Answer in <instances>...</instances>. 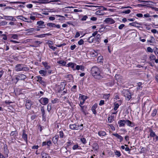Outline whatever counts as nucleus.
Segmentation results:
<instances>
[{"instance_id":"6","label":"nucleus","mask_w":158,"mask_h":158,"mask_svg":"<svg viewBox=\"0 0 158 158\" xmlns=\"http://www.w3.org/2000/svg\"><path fill=\"white\" fill-rule=\"evenodd\" d=\"M47 25L48 26L51 27H56L57 28H60V25H56L54 23H49L47 24Z\"/></svg>"},{"instance_id":"5","label":"nucleus","mask_w":158,"mask_h":158,"mask_svg":"<svg viewBox=\"0 0 158 158\" xmlns=\"http://www.w3.org/2000/svg\"><path fill=\"white\" fill-rule=\"evenodd\" d=\"M36 78H37L38 79L37 80V81L39 82L44 86H46V84L45 83V82L44 81L42 80V77L40 76H37L36 77Z\"/></svg>"},{"instance_id":"23","label":"nucleus","mask_w":158,"mask_h":158,"mask_svg":"<svg viewBox=\"0 0 158 158\" xmlns=\"http://www.w3.org/2000/svg\"><path fill=\"white\" fill-rule=\"evenodd\" d=\"M93 149L95 151H97L98 149V143H94L93 144Z\"/></svg>"},{"instance_id":"24","label":"nucleus","mask_w":158,"mask_h":158,"mask_svg":"<svg viewBox=\"0 0 158 158\" xmlns=\"http://www.w3.org/2000/svg\"><path fill=\"white\" fill-rule=\"evenodd\" d=\"M101 35L100 34H98L97 35L95 38V40L96 41V42H98V43H99L100 42L101 40Z\"/></svg>"},{"instance_id":"30","label":"nucleus","mask_w":158,"mask_h":158,"mask_svg":"<svg viewBox=\"0 0 158 158\" xmlns=\"http://www.w3.org/2000/svg\"><path fill=\"white\" fill-rule=\"evenodd\" d=\"M52 35L50 33H46V34H42L41 35H39L38 36V37H45L46 36H50L51 35Z\"/></svg>"},{"instance_id":"25","label":"nucleus","mask_w":158,"mask_h":158,"mask_svg":"<svg viewBox=\"0 0 158 158\" xmlns=\"http://www.w3.org/2000/svg\"><path fill=\"white\" fill-rule=\"evenodd\" d=\"M58 136H59L61 138H65V136L64 135V133L62 131H60L58 132Z\"/></svg>"},{"instance_id":"37","label":"nucleus","mask_w":158,"mask_h":158,"mask_svg":"<svg viewBox=\"0 0 158 158\" xmlns=\"http://www.w3.org/2000/svg\"><path fill=\"white\" fill-rule=\"evenodd\" d=\"M47 109L48 112H49L52 109V104L51 103H49L48 105Z\"/></svg>"},{"instance_id":"45","label":"nucleus","mask_w":158,"mask_h":158,"mask_svg":"<svg viewBox=\"0 0 158 158\" xmlns=\"http://www.w3.org/2000/svg\"><path fill=\"white\" fill-rule=\"evenodd\" d=\"M84 43V41L82 39H81L78 42V44L79 45H81Z\"/></svg>"},{"instance_id":"49","label":"nucleus","mask_w":158,"mask_h":158,"mask_svg":"<svg viewBox=\"0 0 158 158\" xmlns=\"http://www.w3.org/2000/svg\"><path fill=\"white\" fill-rule=\"evenodd\" d=\"M156 58L155 56L152 54H151L149 57V58L151 60H155Z\"/></svg>"},{"instance_id":"3","label":"nucleus","mask_w":158,"mask_h":158,"mask_svg":"<svg viewBox=\"0 0 158 158\" xmlns=\"http://www.w3.org/2000/svg\"><path fill=\"white\" fill-rule=\"evenodd\" d=\"M104 22L109 24H112L115 23V21L111 18H106L104 21Z\"/></svg>"},{"instance_id":"16","label":"nucleus","mask_w":158,"mask_h":158,"mask_svg":"<svg viewBox=\"0 0 158 158\" xmlns=\"http://www.w3.org/2000/svg\"><path fill=\"white\" fill-rule=\"evenodd\" d=\"M22 138L24 139V140L27 142V134H26L25 131V130H23V133L22 134Z\"/></svg>"},{"instance_id":"19","label":"nucleus","mask_w":158,"mask_h":158,"mask_svg":"<svg viewBox=\"0 0 158 158\" xmlns=\"http://www.w3.org/2000/svg\"><path fill=\"white\" fill-rule=\"evenodd\" d=\"M98 134L100 137L104 136L106 135V133L104 131H101L98 132Z\"/></svg>"},{"instance_id":"29","label":"nucleus","mask_w":158,"mask_h":158,"mask_svg":"<svg viewBox=\"0 0 158 158\" xmlns=\"http://www.w3.org/2000/svg\"><path fill=\"white\" fill-rule=\"evenodd\" d=\"M83 124H81L80 125H78V126L76 125L75 130H82L83 129Z\"/></svg>"},{"instance_id":"62","label":"nucleus","mask_w":158,"mask_h":158,"mask_svg":"<svg viewBox=\"0 0 158 158\" xmlns=\"http://www.w3.org/2000/svg\"><path fill=\"white\" fill-rule=\"evenodd\" d=\"M81 99H82L83 101L85 102V100L87 99V97L86 96L83 95L81 97Z\"/></svg>"},{"instance_id":"8","label":"nucleus","mask_w":158,"mask_h":158,"mask_svg":"<svg viewBox=\"0 0 158 158\" xmlns=\"http://www.w3.org/2000/svg\"><path fill=\"white\" fill-rule=\"evenodd\" d=\"M32 105V103L31 101L27 100L26 101L25 106L27 109H30Z\"/></svg>"},{"instance_id":"52","label":"nucleus","mask_w":158,"mask_h":158,"mask_svg":"<svg viewBox=\"0 0 158 158\" xmlns=\"http://www.w3.org/2000/svg\"><path fill=\"white\" fill-rule=\"evenodd\" d=\"M130 12H131L130 10H127L123 11L122 12V13H123V14H129Z\"/></svg>"},{"instance_id":"15","label":"nucleus","mask_w":158,"mask_h":158,"mask_svg":"<svg viewBox=\"0 0 158 158\" xmlns=\"http://www.w3.org/2000/svg\"><path fill=\"white\" fill-rule=\"evenodd\" d=\"M4 17L6 20H11L13 21H15L16 20V19L12 16H4Z\"/></svg>"},{"instance_id":"4","label":"nucleus","mask_w":158,"mask_h":158,"mask_svg":"<svg viewBox=\"0 0 158 158\" xmlns=\"http://www.w3.org/2000/svg\"><path fill=\"white\" fill-rule=\"evenodd\" d=\"M23 64H18L15 67V70L17 72L23 71Z\"/></svg>"},{"instance_id":"26","label":"nucleus","mask_w":158,"mask_h":158,"mask_svg":"<svg viewBox=\"0 0 158 158\" xmlns=\"http://www.w3.org/2000/svg\"><path fill=\"white\" fill-rule=\"evenodd\" d=\"M39 73L41 74L42 76H45L47 74V72L44 70H41L39 71Z\"/></svg>"},{"instance_id":"21","label":"nucleus","mask_w":158,"mask_h":158,"mask_svg":"<svg viewBox=\"0 0 158 158\" xmlns=\"http://www.w3.org/2000/svg\"><path fill=\"white\" fill-rule=\"evenodd\" d=\"M58 138V135H56L52 138V140L54 144H56L57 143Z\"/></svg>"},{"instance_id":"2","label":"nucleus","mask_w":158,"mask_h":158,"mask_svg":"<svg viewBox=\"0 0 158 158\" xmlns=\"http://www.w3.org/2000/svg\"><path fill=\"white\" fill-rule=\"evenodd\" d=\"M123 94L127 100H129L131 98V93L128 90H125L123 91Z\"/></svg>"},{"instance_id":"38","label":"nucleus","mask_w":158,"mask_h":158,"mask_svg":"<svg viewBox=\"0 0 158 158\" xmlns=\"http://www.w3.org/2000/svg\"><path fill=\"white\" fill-rule=\"evenodd\" d=\"M47 148H49V147L52 145V142L51 140H49L47 142Z\"/></svg>"},{"instance_id":"58","label":"nucleus","mask_w":158,"mask_h":158,"mask_svg":"<svg viewBox=\"0 0 158 158\" xmlns=\"http://www.w3.org/2000/svg\"><path fill=\"white\" fill-rule=\"evenodd\" d=\"M79 147V146L78 145H77V144L75 145H74L73 146V150H75V149H77V148Z\"/></svg>"},{"instance_id":"59","label":"nucleus","mask_w":158,"mask_h":158,"mask_svg":"<svg viewBox=\"0 0 158 158\" xmlns=\"http://www.w3.org/2000/svg\"><path fill=\"white\" fill-rule=\"evenodd\" d=\"M142 85V83L141 82H139L138 83V88H137V89H140V86Z\"/></svg>"},{"instance_id":"11","label":"nucleus","mask_w":158,"mask_h":158,"mask_svg":"<svg viewBox=\"0 0 158 158\" xmlns=\"http://www.w3.org/2000/svg\"><path fill=\"white\" fill-rule=\"evenodd\" d=\"M112 135L120 139V142H121L123 140V137L120 135H119L118 133H113Z\"/></svg>"},{"instance_id":"57","label":"nucleus","mask_w":158,"mask_h":158,"mask_svg":"<svg viewBox=\"0 0 158 158\" xmlns=\"http://www.w3.org/2000/svg\"><path fill=\"white\" fill-rule=\"evenodd\" d=\"M125 26V25L124 24H121L119 25L118 27V28L119 29H122Z\"/></svg>"},{"instance_id":"35","label":"nucleus","mask_w":158,"mask_h":158,"mask_svg":"<svg viewBox=\"0 0 158 158\" xmlns=\"http://www.w3.org/2000/svg\"><path fill=\"white\" fill-rule=\"evenodd\" d=\"M103 11L102 10H98L95 13L97 15H101L103 14Z\"/></svg>"},{"instance_id":"56","label":"nucleus","mask_w":158,"mask_h":158,"mask_svg":"<svg viewBox=\"0 0 158 158\" xmlns=\"http://www.w3.org/2000/svg\"><path fill=\"white\" fill-rule=\"evenodd\" d=\"M4 36L3 37V38H2L3 40H7V36H6V35H5V34H2V35H1V36Z\"/></svg>"},{"instance_id":"33","label":"nucleus","mask_w":158,"mask_h":158,"mask_svg":"<svg viewBox=\"0 0 158 158\" xmlns=\"http://www.w3.org/2000/svg\"><path fill=\"white\" fill-rule=\"evenodd\" d=\"M94 38H93L92 36H91L89 37L87 40H88V42L89 43H92L94 41Z\"/></svg>"},{"instance_id":"28","label":"nucleus","mask_w":158,"mask_h":158,"mask_svg":"<svg viewBox=\"0 0 158 158\" xmlns=\"http://www.w3.org/2000/svg\"><path fill=\"white\" fill-rule=\"evenodd\" d=\"M149 131L150 132V136L151 137H154L156 136L155 133L152 129H150Z\"/></svg>"},{"instance_id":"1","label":"nucleus","mask_w":158,"mask_h":158,"mask_svg":"<svg viewBox=\"0 0 158 158\" xmlns=\"http://www.w3.org/2000/svg\"><path fill=\"white\" fill-rule=\"evenodd\" d=\"M91 74L92 76L95 79H101L102 78V76L101 74V71L97 67H92L91 70Z\"/></svg>"},{"instance_id":"60","label":"nucleus","mask_w":158,"mask_h":158,"mask_svg":"<svg viewBox=\"0 0 158 158\" xmlns=\"http://www.w3.org/2000/svg\"><path fill=\"white\" fill-rule=\"evenodd\" d=\"M76 47V46L75 44L73 45H71L70 47L71 49L72 50H73Z\"/></svg>"},{"instance_id":"54","label":"nucleus","mask_w":158,"mask_h":158,"mask_svg":"<svg viewBox=\"0 0 158 158\" xmlns=\"http://www.w3.org/2000/svg\"><path fill=\"white\" fill-rule=\"evenodd\" d=\"M88 18V16L86 15H85L83 16L81 19V20L82 21L86 20V19Z\"/></svg>"},{"instance_id":"14","label":"nucleus","mask_w":158,"mask_h":158,"mask_svg":"<svg viewBox=\"0 0 158 158\" xmlns=\"http://www.w3.org/2000/svg\"><path fill=\"white\" fill-rule=\"evenodd\" d=\"M115 79L118 82H120L122 81V76L118 74H116L115 76Z\"/></svg>"},{"instance_id":"64","label":"nucleus","mask_w":158,"mask_h":158,"mask_svg":"<svg viewBox=\"0 0 158 158\" xmlns=\"http://www.w3.org/2000/svg\"><path fill=\"white\" fill-rule=\"evenodd\" d=\"M154 52L156 54H158V48H156V49L154 50Z\"/></svg>"},{"instance_id":"47","label":"nucleus","mask_w":158,"mask_h":158,"mask_svg":"<svg viewBox=\"0 0 158 158\" xmlns=\"http://www.w3.org/2000/svg\"><path fill=\"white\" fill-rule=\"evenodd\" d=\"M115 154L116 155H117L118 157H119L121 156V153L120 152L116 151L115 152Z\"/></svg>"},{"instance_id":"32","label":"nucleus","mask_w":158,"mask_h":158,"mask_svg":"<svg viewBox=\"0 0 158 158\" xmlns=\"http://www.w3.org/2000/svg\"><path fill=\"white\" fill-rule=\"evenodd\" d=\"M76 125L75 124H72L69 125V128L72 130H75Z\"/></svg>"},{"instance_id":"20","label":"nucleus","mask_w":158,"mask_h":158,"mask_svg":"<svg viewBox=\"0 0 158 158\" xmlns=\"http://www.w3.org/2000/svg\"><path fill=\"white\" fill-rule=\"evenodd\" d=\"M41 111L42 114V117L43 118H45L46 117V115L45 114V110L44 107L42 106L41 108Z\"/></svg>"},{"instance_id":"9","label":"nucleus","mask_w":158,"mask_h":158,"mask_svg":"<svg viewBox=\"0 0 158 158\" xmlns=\"http://www.w3.org/2000/svg\"><path fill=\"white\" fill-rule=\"evenodd\" d=\"M42 100L43 103H41L43 105H46L48 103L49 100L48 98H42L40 101Z\"/></svg>"},{"instance_id":"41","label":"nucleus","mask_w":158,"mask_h":158,"mask_svg":"<svg viewBox=\"0 0 158 158\" xmlns=\"http://www.w3.org/2000/svg\"><path fill=\"white\" fill-rule=\"evenodd\" d=\"M4 152L5 154V156H6V157H8L7 155L8 153V151L7 148H4Z\"/></svg>"},{"instance_id":"63","label":"nucleus","mask_w":158,"mask_h":158,"mask_svg":"<svg viewBox=\"0 0 158 158\" xmlns=\"http://www.w3.org/2000/svg\"><path fill=\"white\" fill-rule=\"evenodd\" d=\"M55 17H54L51 16V17H50L49 18V19L51 21L54 20H55Z\"/></svg>"},{"instance_id":"48","label":"nucleus","mask_w":158,"mask_h":158,"mask_svg":"<svg viewBox=\"0 0 158 158\" xmlns=\"http://www.w3.org/2000/svg\"><path fill=\"white\" fill-rule=\"evenodd\" d=\"M147 50L148 52L151 53L153 52V49L150 47H148L147 48Z\"/></svg>"},{"instance_id":"27","label":"nucleus","mask_w":158,"mask_h":158,"mask_svg":"<svg viewBox=\"0 0 158 158\" xmlns=\"http://www.w3.org/2000/svg\"><path fill=\"white\" fill-rule=\"evenodd\" d=\"M57 63L59 64H62L63 66H66V62L64 60H60L58 61Z\"/></svg>"},{"instance_id":"42","label":"nucleus","mask_w":158,"mask_h":158,"mask_svg":"<svg viewBox=\"0 0 158 158\" xmlns=\"http://www.w3.org/2000/svg\"><path fill=\"white\" fill-rule=\"evenodd\" d=\"M114 110H116L119 107V104L117 103H114Z\"/></svg>"},{"instance_id":"40","label":"nucleus","mask_w":158,"mask_h":158,"mask_svg":"<svg viewBox=\"0 0 158 158\" xmlns=\"http://www.w3.org/2000/svg\"><path fill=\"white\" fill-rule=\"evenodd\" d=\"M156 113L157 110L156 109L154 110L152 113V117H154L156 115Z\"/></svg>"},{"instance_id":"18","label":"nucleus","mask_w":158,"mask_h":158,"mask_svg":"<svg viewBox=\"0 0 158 158\" xmlns=\"http://www.w3.org/2000/svg\"><path fill=\"white\" fill-rule=\"evenodd\" d=\"M76 65V64L70 62L68 64H67L66 65V67H70L73 69V70H75V69H73L74 68L75 65Z\"/></svg>"},{"instance_id":"36","label":"nucleus","mask_w":158,"mask_h":158,"mask_svg":"<svg viewBox=\"0 0 158 158\" xmlns=\"http://www.w3.org/2000/svg\"><path fill=\"white\" fill-rule=\"evenodd\" d=\"M108 120L109 123H111L114 120V117L112 116L109 117L108 118Z\"/></svg>"},{"instance_id":"12","label":"nucleus","mask_w":158,"mask_h":158,"mask_svg":"<svg viewBox=\"0 0 158 158\" xmlns=\"http://www.w3.org/2000/svg\"><path fill=\"white\" fill-rule=\"evenodd\" d=\"M125 120H120L118 122V123L119 124V126L120 127H124L125 125Z\"/></svg>"},{"instance_id":"34","label":"nucleus","mask_w":158,"mask_h":158,"mask_svg":"<svg viewBox=\"0 0 158 158\" xmlns=\"http://www.w3.org/2000/svg\"><path fill=\"white\" fill-rule=\"evenodd\" d=\"M36 29L34 28H31L29 29H27L26 30V31L30 32H33L35 31Z\"/></svg>"},{"instance_id":"46","label":"nucleus","mask_w":158,"mask_h":158,"mask_svg":"<svg viewBox=\"0 0 158 158\" xmlns=\"http://www.w3.org/2000/svg\"><path fill=\"white\" fill-rule=\"evenodd\" d=\"M7 24V22L4 21L0 22V25L1 26H3L6 25Z\"/></svg>"},{"instance_id":"61","label":"nucleus","mask_w":158,"mask_h":158,"mask_svg":"<svg viewBox=\"0 0 158 158\" xmlns=\"http://www.w3.org/2000/svg\"><path fill=\"white\" fill-rule=\"evenodd\" d=\"M49 47L50 48L52 49L54 51L57 48L56 47H54L52 45H49Z\"/></svg>"},{"instance_id":"43","label":"nucleus","mask_w":158,"mask_h":158,"mask_svg":"<svg viewBox=\"0 0 158 158\" xmlns=\"http://www.w3.org/2000/svg\"><path fill=\"white\" fill-rule=\"evenodd\" d=\"M81 141L83 144H85L86 143V139L84 138H81L80 139Z\"/></svg>"},{"instance_id":"17","label":"nucleus","mask_w":158,"mask_h":158,"mask_svg":"<svg viewBox=\"0 0 158 158\" xmlns=\"http://www.w3.org/2000/svg\"><path fill=\"white\" fill-rule=\"evenodd\" d=\"M42 43V42L39 41H36L34 42L33 43V45L31 46V47H37L38 46H39L40 44Z\"/></svg>"},{"instance_id":"53","label":"nucleus","mask_w":158,"mask_h":158,"mask_svg":"<svg viewBox=\"0 0 158 158\" xmlns=\"http://www.w3.org/2000/svg\"><path fill=\"white\" fill-rule=\"evenodd\" d=\"M110 97V94H108L104 95L103 96V98L105 99H108Z\"/></svg>"},{"instance_id":"44","label":"nucleus","mask_w":158,"mask_h":158,"mask_svg":"<svg viewBox=\"0 0 158 158\" xmlns=\"http://www.w3.org/2000/svg\"><path fill=\"white\" fill-rule=\"evenodd\" d=\"M137 24H138V23L136 22L130 23L129 24V25L133 26H136Z\"/></svg>"},{"instance_id":"55","label":"nucleus","mask_w":158,"mask_h":158,"mask_svg":"<svg viewBox=\"0 0 158 158\" xmlns=\"http://www.w3.org/2000/svg\"><path fill=\"white\" fill-rule=\"evenodd\" d=\"M104 101L103 100H100L99 105L100 106H101L102 105H104Z\"/></svg>"},{"instance_id":"7","label":"nucleus","mask_w":158,"mask_h":158,"mask_svg":"<svg viewBox=\"0 0 158 158\" xmlns=\"http://www.w3.org/2000/svg\"><path fill=\"white\" fill-rule=\"evenodd\" d=\"M44 22L42 21H38L37 22V24L38 25V27L40 28H44L45 27V25L44 24Z\"/></svg>"},{"instance_id":"50","label":"nucleus","mask_w":158,"mask_h":158,"mask_svg":"<svg viewBox=\"0 0 158 158\" xmlns=\"http://www.w3.org/2000/svg\"><path fill=\"white\" fill-rule=\"evenodd\" d=\"M39 2L40 3H43L45 2H47L48 0H38Z\"/></svg>"},{"instance_id":"51","label":"nucleus","mask_w":158,"mask_h":158,"mask_svg":"<svg viewBox=\"0 0 158 158\" xmlns=\"http://www.w3.org/2000/svg\"><path fill=\"white\" fill-rule=\"evenodd\" d=\"M12 38L14 39H18V35L16 34H13L12 36Z\"/></svg>"},{"instance_id":"39","label":"nucleus","mask_w":158,"mask_h":158,"mask_svg":"<svg viewBox=\"0 0 158 158\" xmlns=\"http://www.w3.org/2000/svg\"><path fill=\"white\" fill-rule=\"evenodd\" d=\"M29 70V68L26 66H24L23 65V71H28Z\"/></svg>"},{"instance_id":"31","label":"nucleus","mask_w":158,"mask_h":158,"mask_svg":"<svg viewBox=\"0 0 158 158\" xmlns=\"http://www.w3.org/2000/svg\"><path fill=\"white\" fill-rule=\"evenodd\" d=\"M41 155L42 156V158H47L48 156V154L43 152L41 153Z\"/></svg>"},{"instance_id":"10","label":"nucleus","mask_w":158,"mask_h":158,"mask_svg":"<svg viewBox=\"0 0 158 158\" xmlns=\"http://www.w3.org/2000/svg\"><path fill=\"white\" fill-rule=\"evenodd\" d=\"M125 120V124H126L129 127H133L134 126V124L133 123H132L130 120L127 119Z\"/></svg>"},{"instance_id":"13","label":"nucleus","mask_w":158,"mask_h":158,"mask_svg":"<svg viewBox=\"0 0 158 158\" xmlns=\"http://www.w3.org/2000/svg\"><path fill=\"white\" fill-rule=\"evenodd\" d=\"M97 106L98 104H95L94 105H93L91 108V110L93 112V113L95 114L96 113V111L95 110L97 108Z\"/></svg>"},{"instance_id":"22","label":"nucleus","mask_w":158,"mask_h":158,"mask_svg":"<svg viewBox=\"0 0 158 158\" xmlns=\"http://www.w3.org/2000/svg\"><path fill=\"white\" fill-rule=\"evenodd\" d=\"M18 77L20 78V80H24L26 79L27 77L23 74H20L18 75Z\"/></svg>"}]
</instances>
